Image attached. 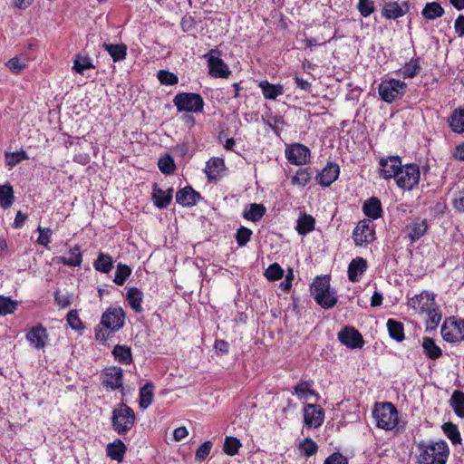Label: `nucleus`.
Returning a JSON list of instances; mask_svg holds the SVG:
<instances>
[{
  "label": "nucleus",
  "mask_w": 464,
  "mask_h": 464,
  "mask_svg": "<svg viewBox=\"0 0 464 464\" xmlns=\"http://www.w3.org/2000/svg\"><path fill=\"white\" fill-rule=\"evenodd\" d=\"M408 305L419 314L424 316L426 331H433L441 321V314L435 302L433 293L423 291L408 300Z\"/></svg>",
  "instance_id": "obj_1"
},
{
  "label": "nucleus",
  "mask_w": 464,
  "mask_h": 464,
  "mask_svg": "<svg viewBox=\"0 0 464 464\" xmlns=\"http://www.w3.org/2000/svg\"><path fill=\"white\" fill-rule=\"evenodd\" d=\"M420 464H446L449 447L444 440L430 442L420 446Z\"/></svg>",
  "instance_id": "obj_2"
},
{
  "label": "nucleus",
  "mask_w": 464,
  "mask_h": 464,
  "mask_svg": "<svg viewBox=\"0 0 464 464\" xmlns=\"http://www.w3.org/2000/svg\"><path fill=\"white\" fill-rule=\"evenodd\" d=\"M372 416L378 428L392 430L398 424V411L392 402H377Z\"/></svg>",
  "instance_id": "obj_3"
},
{
  "label": "nucleus",
  "mask_w": 464,
  "mask_h": 464,
  "mask_svg": "<svg viewBox=\"0 0 464 464\" xmlns=\"http://www.w3.org/2000/svg\"><path fill=\"white\" fill-rule=\"evenodd\" d=\"M135 414L131 408L124 403L119 404L112 411L111 424L119 434H125L133 427Z\"/></svg>",
  "instance_id": "obj_4"
},
{
  "label": "nucleus",
  "mask_w": 464,
  "mask_h": 464,
  "mask_svg": "<svg viewBox=\"0 0 464 464\" xmlns=\"http://www.w3.org/2000/svg\"><path fill=\"white\" fill-rule=\"evenodd\" d=\"M173 103L181 112L199 113L204 108V100L198 93L179 92L175 95Z\"/></svg>",
  "instance_id": "obj_5"
},
{
  "label": "nucleus",
  "mask_w": 464,
  "mask_h": 464,
  "mask_svg": "<svg viewBox=\"0 0 464 464\" xmlns=\"http://www.w3.org/2000/svg\"><path fill=\"white\" fill-rule=\"evenodd\" d=\"M394 179L399 188L411 190L419 183L420 169L415 164L401 165Z\"/></svg>",
  "instance_id": "obj_6"
},
{
  "label": "nucleus",
  "mask_w": 464,
  "mask_h": 464,
  "mask_svg": "<svg viewBox=\"0 0 464 464\" xmlns=\"http://www.w3.org/2000/svg\"><path fill=\"white\" fill-rule=\"evenodd\" d=\"M407 84L396 79L384 81L379 85V95L382 101L392 102L401 98L406 92Z\"/></svg>",
  "instance_id": "obj_7"
},
{
  "label": "nucleus",
  "mask_w": 464,
  "mask_h": 464,
  "mask_svg": "<svg viewBox=\"0 0 464 464\" xmlns=\"http://www.w3.org/2000/svg\"><path fill=\"white\" fill-rule=\"evenodd\" d=\"M220 53L217 49H211L205 58L208 61L209 74L216 78H227L231 72L225 62L219 57Z\"/></svg>",
  "instance_id": "obj_8"
},
{
  "label": "nucleus",
  "mask_w": 464,
  "mask_h": 464,
  "mask_svg": "<svg viewBox=\"0 0 464 464\" xmlns=\"http://www.w3.org/2000/svg\"><path fill=\"white\" fill-rule=\"evenodd\" d=\"M125 314L121 307L109 308L103 313L101 324L111 333L119 331L124 324Z\"/></svg>",
  "instance_id": "obj_9"
},
{
  "label": "nucleus",
  "mask_w": 464,
  "mask_h": 464,
  "mask_svg": "<svg viewBox=\"0 0 464 464\" xmlns=\"http://www.w3.org/2000/svg\"><path fill=\"white\" fill-rule=\"evenodd\" d=\"M441 335L448 343H457L464 339V321H445L441 327Z\"/></svg>",
  "instance_id": "obj_10"
},
{
  "label": "nucleus",
  "mask_w": 464,
  "mask_h": 464,
  "mask_svg": "<svg viewBox=\"0 0 464 464\" xmlns=\"http://www.w3.org/2000/svg\"><path fill=\"white\" fill-rule=\"evenodd\" d=\"M374 226L369 219L360 221L355 227L353 238L356 246H362L374 240Z\"/></svg>",
  "instance_id": "obj_11"
},
{
  "label": "nucleus",
  "mask_w": 464,
  "mask_h": 464,
  "mask_svg": "<svg viewBox=\"0 0 464 464\" xmlns=\"http://www.w3.org/2000/svg\"><path fill=\"white\" fill-rule=\"evenodd\" d=\"M25 339L34 349L44 350L48 343L49 335L46 329L38 324L27 330Z\"/></svg>",
  "instance_id": "obj_12"
},
{
  "label": "nucleus",
  "mask_w": 464,
  "mask_h": 464,
  "mask_svg": "<svg viewBox=\"0 0 464 464\" xmlns=\"http://www.w3.org/2000/svg\"><path fill=\"white\" fill-rule=\"evenodd\" d=\"M324 420V411L320 405L306 404L304 407V422L309 429L320 427Z\"/></svg>",
  "instance_id": "obj_13"
},
{
  "label": "nucleus",
  "mask_w": 464,
  "mask_h": 464,
  "mask_svg": "<svg viewBox=\"0 0 464 464\" xmlns=\"http://www.w3.org/2000/svg\"><path fill=\"white\" fill-rule=\"evenodd\" d=\"M401 165L399 156L382 158L379 160V174L384 179H395Z\"/></svg>",
  "instance_id": "obj_14"
},
{
  "label": "nucleus",
  "mask_w": 464,
  "mask_h": 464,
  "mask_svg": "<svg viewBox=\"0 0 464 464\" xmlns=\"http://www.w3.org/2000/svg\"><path fill=\"white\" fill-rule=\"evenodd\" d=\"M410 11V4L404 1L401 4L397 2H387L382 9V16L387 20H396L402 17Z\"/></svg>",
  "instance_id": "obj_15"
},
{
  "label": "nucleus",
  "mask_w": 464,
  "mask_h": 464,
  "mask_svg": "<svg viewBox=\"0 0 464 464\" xmlns=\"http://www.w3.org/2000/svg\"><path fill=\"white\" fill-rule=\"evenodd\" d=\"M285 157L295 165L305 164L310 159V150L303 144H294L285 150Z\"/></svg>",
  "instance_id": "obj_16"
},
{
  "label": "nucleus",
  "mask_w": 464,
  "mask_h": 464,
  "mask_svg": "<svg viewBox=\"0 0 464 464\" xmlns=\"http://www.w3.org/2000/svg\"><path fill=\"white\" fill-rule=\"evenodd\" d=\"M339 341L351 349L361 348L363 345L362 334L352 327H345L338 334Z\"/></svg>",
  "instance_id": "obj_17"
},
{
  "label": "nucleus",
  "mask_w": 464,
  "mask_h": 464,
  "mask_svg": "<svg viewBox=\"0 0 464 464\" xmlns=\"http://www.w3.org/2000/svg\"><path fill=\"white\" fill-rule=\"evenodd\" d=\"M122 370L118 367L107 369L102 377V383L106 388L116 390L122 385Z\"/></svg>",
  "instance_id": "obj_18"
},
{
  "label": "nucleus",
  "mask_w": 464,
  "mask_h": 464,
  "mask_svg": "<svg viewBox=\"0 0 464 464\" xmlns=\"http://www.w3.org/2000/svg\"><path fill=\"white\" fill-rule=\"evenodd\" d=\"M339 173L340 168L336 163H328L317 175L316 179L320 185L328 187L337 179Z\"/></svg>",
  "instance_id": "obj_19"
},
{
  "label": "nucleus",
  "mask_w": 464,
  "mask_h": 464,
  "mask_svg": "<svg viewBox=\"0 0 464 464\" xmlns=\"http://www.w3.org/2000/svg\"><path fill=\"white\" fill-rule=\"evenodd\" d=\"M199 197L191 187H186L177 192L176 201L183 207H191L197 204Z\"/></svg>",
  "instance_id": "obj_20"
},
{
  "label": "nucleus",
  "mask_w": 464,
  "mask_h": 464,
  "mask_svg": "<svg viewBox=\"0 0 464 464\" xmlns=\"http://www.w3.org/2000/svg\"><path fill=\"white\" fill-rule=\"evenodd\" d=\"M428 225L425 219L416 218L406 227V231L411 242L419 240L427 231Z\"/></svg>",
  "instance_id": "obj_21"
},
{
  "label": "nucleus",
  "mask_w": 464,
  "mask_h": 464,
  "mask_svg": "<svg viewBox=\"0 0 464 464\" xmlns=\"http://www.w3.org/2000/svg\"><path fill=\"white\" fill-rule=\"evenodd\" d=\"M367 263L362 257H357L351 261L348 266V278L352 282L359 281L360 276L366 271Z\"/></svg>",
  "instance_id": "obj_22"
},
{
  "label": "nucleus",
  "mask_w": 464,
  "mask_h": 464,
  "mask_svg": "<svg viewBox=\"0 0 464 464\" xmlns=\"http://www.w3.org/2000/svg\"><path fill=\"white\" fill-rule=\"evenodd\" d=\"M173 189L169 188L168 190H163L158 188L156 185L153 187L152 198L154 200V204L159 208H167L172 199Z\"/></svg>",
  "instance_id": "obj_23"
},
{
  "label": "nucleus",
  "mask_w": 464,
  "mask_h": 464,
  "mask_svg": "<svg viewBox=\"0 0 464 464\" xmlns=\"http://www.w3.org/2000/svg\"><path fill=\"white\" fill-rule=\"evenodd\" d=\"M264 97L267 100H276L284 93V86L281 84H273L268 81H262L258 84Z\"/></svg>",
  "instance_id": "obj_24"
},
{
  "label": "nucleus",
  "mask_w": 464,
  "mask_h": 464,
  "mask_svg": "<svg viewBox=\"0 0 464 464\" xmlns=\"http://www.w3.org/2000/svg\"><path fill=\"white\" fill-rule=\"evenodd\" d=\"M143 293L137 287H130L126 293V300L128 304L131 307V309L136 313H140L142 311V303Z\"/></svg>",
  "instance_id": "obj_25"
},
{
  "label": "nucleus",
  "mask_w": 464,
  "mask_h": 464,
  "mask_svg": "<svg viewBox=\"0 0 464 464\" xmlns=\"http://www.w3.org/2000/svg\"><path fill=\"white\" fill-rule=\"evenodd\" d=\"M330 289V279L328 276H317L311 285V294L314 299L322 297Z\"/></svg>",
  "instance_id": "obj_26"
},
{
  "label": "nucleus",
  "mask_w": 464,
  "mask_h": 464,
  "mask_svg": "<svg viewBox=\"0 0 464 464\" xmlns=\"http://www.w3.org/2000/svg\"><path fill=\"white\" fill-rule=\"evenodd\" d=\"M82 253L78 246H73L69 250L67 256L58 257V262L68 266H80L82 264Z\"/></svg>",
  "instance_id": "obj_27"
},
{
  "label": "nucleus",
  "mask_w": 464,
  "mask_h": 464,
  "mask_svg": "<svg viewBox=\"0 0 464 464\" xmlns=\"http://www.w3.org/2000/svg\"><path fill=\"white\" fill-rule=\"evenodd\" d=\"M102 48L106 50L113 62H121L126 58L127 55V46L123 44H103Z\"/></svg>",
  "instance_id": "obj_28"
},
{
  "label": "nucleus",
  "mask_w": 464,
  "mask_h": 464,
  "mask_svg": "<svg viewBox=\"0 0 464 464\" xmlns=\"http://www.w3.org/2000/svg\"><path fill=\"white\" fill-rule=\"evenodd\" d=\"M443 14V7L437 2L427 3L421 11V15L426 20H435L441 17Z\"/></svg>",
  "instance_id": "obj_29"
},
{
  "label": "nucleus",
  "mask_w": 464,
  "mask_h": 464,
  "mask_svg": "<svg viewBox=\"0 0 464 464\" xmlns=\"http://www.w3.org/2000/svg\"><path fill=\"white\" fill-rule=\"evenodd\" d=\"M382 211V204L377 198H371L363 204L364 214L372 219L380 218Z\"/></svg>",
  "instance_id": "obj_30"
},
{
  "label": "nucleus",
  "mask_w": 464,
  "mask_h": 464,
  "mask_svg": "<svg viewBox=\"0 0 464 464\" xmlns=\"http://www.w3.org/2000/svg\"><path fill=\"white\" fill-rule=\"evenodd\" d=\"M421 70L420 67V58L413 57L400 70L402 77L405 78H413L420 73Z\"/></svg>",
  "instance_id": "obj_31"
},
{
  "label": "nucleus",
  "mask_w": 464,
  "mask_h": 464,
  "mask_svg": "<svg viewBox=\"0 0 464 464\" xmlns=\"http://www.w3.org/2000/svg\"><path fill=\"white\" fill-rule=\"evenodd\" d=\"M421 346L426 356L431 360H436L440 358L442 354L441 349L435 343L434 340L430 337H423Z\"/></svg>",
  "instance_id": "obj_32"
},
{
  "label": "nucleus",
  "mask_w": 464,
  "mask_h": 464,
  "mask_svg": "<svg viewBox=\"0 0 464 464\" xmlns=\"http://www.w3.org/2000/svg\"><path fill=\"white\" fill-rule=\"evenodd\" d=\"M266 213V208L262 204L253 203L250 204L244 210L243 217L250 221H259Z\"/></svg>",
  "instance_id": "obj_33"
},
{
  "label": "nucleus",
  "mask_w": 464,
  "mask_h": 464,
  "mask_svg": "<svg viewBox=\"0 0 464 464\" xmlns=\"http://www.w3.org/2000/svg\"><path fill=\"white\" fill-rule=\"evenodd\" d=\"M315 220L311 215L303 214L297 219L296 230L300 235H306L314 229Z\"/></svg>",
  "instance_id": "obj_34"
},
{
  "label": "nucleus",
  "mask_w": 464,
  "mask_h": 464,
  "mask_svg": "<svg viewBox=\"0 0 464 464\" xmlns=\"http://www.w3.org/2000/svg\"><path fill=\"white\" fill-rule=\"evenodd\" d=\"M154 395V385L151 382H147L140 389V407L147 409L152 402Z\"/></svg>",
  "instance_id": "obj_35"
},
{
  "label": "nucleus",
  "mask_w": 464,
  "mask_h": 464,
  "mask_svg": "<svg viewBox=\"0 0 464 464\" xmlns=\"http://www.w3.org/2000/svg\"><path fill=\"white\" fill-rule=\"evenodd\" d=\"M450 405L452 407L456 415L459 418H464V392L461 391H454L450 400Z\"/></svg>",
  "instance_id": "obj_36"
},
{
  "label": "nucleus",
  "mask_w": 464,
  "mask_h": 464,
  "mask_svg": "<svg viewBox=\"0 0 464 464\" xmlns=\"http://www.w3.org/2000/svg\"><path fill=\"white\" fill-rule=\"evenodd\" d=\"M224 161L219 158L210 159L205 168V172L209 179H215L223 169Z\"/></svg>",
  "instance_id": "obj_37"
},
{
  "label": "nucleus",
  "mask_w": 464,
  "mask_h": 464,
  "mask_svg": "<svg viewBox=\"0 0 464 464\" xmlns=\"http://www.w3.org/2000/svg\"><path fill=\"white\" fill-rule=\"evenodd\" d=\"M387 329L391 338L397 342H401L404 339V328L403 324L393 319L387 321Z\"/></svg>",
  "instance_id": "obj_38"
},
{
  "label": "nucleus",
  "mask_w": 464,
  "mask_h": 464,
  "mask_svg": "<svg viewBox=\"0 0 464 464\" xmlns=\"http://www.w3.org/2000/svg\"><path fill=\"white\" fill-rule=\"evenodd\" d=\"M14 199L13 187L9 184L0 185V206L6 209L12 206Z\"/></svg>",
  "instance_id": "obj_39"
},
{
  "label": "nucleus",
  "mask_w": 464,
  "mask_h": 464,
  "mask_svg": "<svg viewBox=\"0 0 464 464\" xmlns=\"http://www.w3.org/2000/svg\"><path fill=\"white\" fill-rule=\"evenodd\" d=\"M95 66L92 59L87 55L76 54L73 60L72 69L80 74H82L85 70L92 69Z\"/></svg>",
  "instance_id": "obj_40"
},
{
  "label": "nucleus",
  "mask_w": 464,
  "mask_h": 464,
  "mask_svg": "<svg viewBox=\"0 0 464 464\" xmlns=\"http://www.w3.org/2000/svg\"><path fill=\"white\" fill-rule=\"evenodd\" d=\"M112 353L116 360L124 364H130L132 362L130 348L126 345H116Z\"/></svg>",
  "instance_id": "obj_41"
},
{
  "label": "nucleus",
  "mask_w": 464,
  "mask_h": 464,
  "mask_svg": "<svg viewBox=\"0 0 464 464\" xmlns=\"http://www.w3.org/2000/svg\"><path fill=\"white\" fill-rule=\"evenodd\" d=\"M93 266L102 273H109L113 266L112 258L109 255L101 253L94 261Z\"/></svg>",
  "instance_id": "obj_42"
},
{
  "label": "nucleus",
  "mask_w": 464,
  "mask_h": 464,
  "mask_svg": "<svg viewBox=\"0 0 464 464\" xmlns=\"http://www.w3.org/2000/svg\"><path fill=\"white\" fill-rule=\"evenodd\" d=\"M125 453V446L121 441L118 440L117 442L110 443L107 446V455L114 460L120 461Z\"/></svg>",
  "instance_id": "obj_43"
},
{
  "label": "nucleus",
  "mask_w": 464,
  "mask_h": 464,
  "mask_svg": "<svg viewBox=\"0 0 464 464\" xmlns=\"http://www.w3.org/2000/svg\"><path fill=\"white\" fill-rule=\"evenodd\" d=\"M314 300L321 307L329 309L336 304L337 296L335 292L330 288L327 292H325V294L322 295L321 298Z\"/></svg>",
  "instance_id": "obj_44"
},
{
  "label": "nucleus",
  "mask_w": 464,
  "mask_h": 464,
  "mask_svg": "<svg viewBox=\"0 0 464 464\" xmlns=\"http://www.w3.org/2000/svg\"><path fill=\"white\" fill-rule=\"evenodd\" d=\"M17 308V303L10 297L0 295V314L6 315L13 314Z\"/></svg>",
  "instance_id": "obj_45"
},
{
  "label": "nucleus",
  "mask_w": 464,
  "mask_h": 464,
  "mask_svg": "<svg viewBox=\"0 0 464 464\" xmlns=\"http://www.w3.org/2000/svg\"><path fill=\"white\" fill-rule=\"evenodd\" d=\"M5 162L6 165L9 166L10 169L19 164L21 161L28 159L25 151H14V152H5Z\"/></svg>",
  "instance_id": "obj_46"
},
{
  "label": "nucleus",
  "mask_w": 464,
  "mask_h": 464,
  "mask_svg": "<svg viewBox=\"0 0 464 464\" xmlns=\"http://www.w3.org/2000/svg\"><path fill=\"white\" fill-rule=\"evenodd\" d=\"M241 447V442L238 439L235 437H227L224 443V452L229 456H235L239 448Z\"/></svg>",
  "instance_id": "obj_47"
},
{
  "label": "nucleus",
  "mask_w": 464,
  "mask_h": 464,
  "mask_svg": "<svg viewBox=\"0 0 464 464\" xmlns=\"http://www.w3.org/2000/svg\"><path fill=\"white\" fill-rule=\"evenodd\" d=\"M299 450L307 457H311L317 452V444L310 438L302 440L298 445Z\"/></svg>",
  "instance_id": "obj_48"
},
{
  "label": "nucleus",
  "mask_w": 464,
  "mask_h": 464,
  "mask_svg": "<svg viewBox=\"0 0 464 464\" xmlns=\"http://www.w3.org/2000/svg\"><path fill=\"white\" fill-rule=\"evenodd\" d=\"M158 167L162 173L167 175L173 173L175 170L174 160L169 155L160 158Z\"/></svg>",
  "instance_id": "obj_49"
},
{
  "label": "nucleus",
  "mask_w": 464,
  "mask_h": 464,
  "mask_svg": "<svg viewBox=\"0 0 464 464\" xmlns=\"http://www.w3.org/2000/svg\"><path fill=\"white\" fill-rule=\"evenodd\" d=\"M265 276L269 281H276L283 277L284 270L277 263H274L266 268Z\"/></svg>",
  "instance_id": "obj_50"
},
{
  "label": "nucleus",
  "mask_w": 464,
  "mask_h": 464,
  "mask_svg": "<svg viewBox=\"0 0 464 464\" xmlns=\"http://www.w3.org/2000/svg\"><path fill=\"white\" fill-rule=\"evenodd\" d=\"M311 179V172L308 169H299L292 179V183L305 186Z\"/></svg>",
  "instance_id": "obj_51"
},
{
  "label": "nucleus",
  "mask_w": 464,
  "mask_h": 464,
  "mask_svg": "<svg viewBox=\"0 0 464 464\" xmlns=\"http://www.w3.org/2000/svg\"><path fill=\"white\" fill-rule=\"evenodd\" d=\"M443 431L452 443H459L461 440L460 433L456 425L449 422L443 425Z\"/></svg>",
  "instance_id": "obj_52"
},
{
  "label": "nucleus",
  "mask_w": 464,
  "mask_h": 464,
  "mask_svg": "<svg viewBox=\"0 0 464 464\" xmlns=\"http://www.w3.org/2000/svg\"><path fill=\"white\" fill-rule=\"evenodd\" d=\"M130 273L131 270L128 266L119 264L115 272L114 283L122 285Z\"/></svg>",
  "instance_id": "obj_53"
},
{
  "label": "nucleus",
  "mask_w": 464,
  "mask_h": 464,
  "mask_svg": "<svg viewBox=\"0 0 464 464\" xmlns=\"http://www.w3.org/2000/svg\"><path fill=\"white\" fill-rule=\"evenodd\" d=\"M158 79L161 84L165 85H174L179 82L178 76L167 70H160L158 72Z\"/></svg>",
  "instance_id": "obj_54"
},
{
  "label": "nucleus",
  "mask_w": 464,
  "mask_h": 464,
  "mask_svg": "<svg viewBox=\"0 0 464 464\" xmlns=\"http://www.w3.org/2000/svg\"><path fill=\"white\" fill-rule=\"evenodd\" d=\"M357 9L360 14L363 17L370 16L374 12V1L373 0H359Z\"/></svg>",
  "instance_id": "obj_55"
},
{
  "label": "nucleus",
  "mask_w": 464,
  "mask_h": 464,
  "mask_svg": "<svg viewBox=\"0 0 464 464\" xmlns=\"http://www.w3.org/2000/svg\"><path fill=\"white\" fill-rule=\"evenodd\" d=\"M294 394L300 399L307 400L309 395H314L315 392L307 382H301L295 387Z\"/></svg>",
  "instance_id": "obj_56"
},
{
  "label": "nucleus",
  "mask_w": 464,
  "mask_h": 464,
  "mask_svg": "<svg viewBox=\"0 0 464 464\" xmlns=\"http://www.w3.org/2000/svg\"><path fill=\"white\" fill-rule=\"evenodd\" d=\"M252 235V231L249 228H246L245 227H241L239 229H237L236 239L237 243L240 246H244L246 245V243L250 240Z\"/></svg>",
  "instance_id": "obj_57"
},
{
  "label": "nucleus",
  "mask_w": 464,
  "mask_h": 464,
  "mask_svg": "<svg viewBox=\"0 0 464 464\" xmlns=\"http://www.w3.org/2000/svg\"><path fill=\"white\" fill-rule=\"evenodd\" d=\"M6 66L11 72L20 73L26 64L19 57H13L6 63Z\"/></svg>",
  "instance_id": "obj_58"
},
{
  "label": "nucleus",
  "mask_w": 464,
  "mask_h": 464,
  "mask_svg": "<svg viewBox=\"0 0 464 464\" xmlns=\"http://www.w3.org/2000/svg\"><path fill=\"white\" fill-rule=\"evenodd\" d=\"M212 446L213 444L210 440H207L202 443L196 451V459L198 460H204L210 453Z\"/></svg>",
  "instance_id": "obj_59"
},
{
  "label": "nucleus",
  "mask_w": 464,
  "mask_h": 464,
  "mask_svg": "<svg viewBox=\"0 0 464 464\" xmlns=\"http://www.w3.org/2000/svg\"><path fill=\"white\" fill-rule=\"evenodd\" d=\"M197 23L198 22L193 16L184 15L180 21V28L184 33H187L194 29Z\"/></svg>",
  "instance_id": "obj_60"
},
{
  "label": "nucleus",
  "mask_w": 464,
  "mask_h": 464,
  "mask_svg": "<svg viewBox=\"0 0 464 464\" xmlns=\"http://www.w3.org/2000/svg\"><path fill=\"white\" fill-rule=\"evenodd\" d=\"M449 126L456 133L464 132V118H448Z\"/></svg>",
  "instance_id": "obj_61"
},
{
  "label": "nucleus",
  "mask_w": 464,
  "mask_h": 464,
  "mask_svg": "<svg viewBox=\"0 0 464 464\" xmlns=\"http://www.w3.org/2000/svg\"><path fill=\"white\" fill-rule=\"evenodd\" d=\"M67 323L73 330H79L82 328V322L78 317L76 311H70L67 314Z\"/></svg>",
  "instance_id": "obj_62"
},
{
  "label": "nucleus",
  "mask_w": 464,
  "mask_h": 464,
  "mask_svg": "<svg viewBox=\"0 0 464 464\" xmlns=\"http://www.w3.org/2000/svg\"><path fill=\"white\" fill-rule=\"evenodd\" d=\"M324 464H348V462L345 457L336 452L327 457Z\"/></svg>",
  "instance_id": "obj_63"
},
{
  "label": "nucleus",
  "mask_w": 464,
  "mask_h": 464,
  "mask_svg": "<svg viewBox=\"0 0 464 464\" xmlns=\"http://www.w3.org/2000/svg\"><path fill=\"white\" fill-rule=\"evenodd\" d=\"M453 205L457 210L464 213V188L455 194Z\"/></svg>",
  "instance_id": "obj_64"
}]
</instances>
